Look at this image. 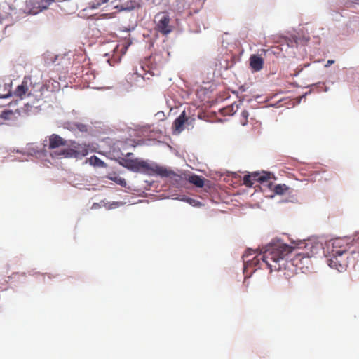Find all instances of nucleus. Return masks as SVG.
I'll use <instances>...</instances> for the list:
<instances>
[{"label":"nucleus","mask_w":359,"mask_h":359,"mask_svg":"<svg viewBox=\"0 0 359 359\" xmlns=\"http://www.w3.org/2000/svg\"><path fill=\"white\" fill-rule=\"evenodd\" d=\"M294 250L287 244L276 243L268 245L262 254L255 256L251 260L247 259V252L243 255V259L247 266L261 268L264 264L271 271H280L285 267L287 256Z\"/></svg>","instance_id":"nucleus-1"},{"label":"nucleus","mask_w":359,"mask_h":359,"mask_svg":"<svg viewBox=\"0 0 359 359\" xmlns=\"http://www.w3.org/2000/svg\"><path fill=\"white\" fill-rule=\"evenodd\" d=\"M330 258L327 259L330 267L342 271L347 267L348 244L341 238H337L331 242Z\"/></svg>","instance_id":"nucleus-2"},{"label":"nucleus","mask_w":359,"mask_h":359,"mask_svg":"<svg viewBox=\"0 0 359 359\" xmlns=\"http://www.w3.org/2000/svg\"><path fill=\"white\" fill-rule=\"evenodd\" d=\"M88 146L86 144H75L72 148L61 149L60 151H54L51 154V156L57 158L60 156L79 158L88 155Z\"/></svg>","instance_id":"nucleus-3"},{"label":"nucleus","mask_w":359,"mask_h":359,"mask_svg":"<svg viewBox=\"0 0 359 359\" xmlns=\"http://www.w3.org/2000/svg\"><path fill=\"white\" fill-rule=\"evenodd\" d=\"M55 0H26L23 11L25 13L36 15L48 8Z\"/></svg>","instance_id":"nucleus-4"},{"label":"nucleus","mask_w":359,"mask_h":359,"mask_svg":"<svg viewBox=\"0 0 359 359\" xmlns=\"http://www.w3.org/2000/svg\"><path fill=\"white\" fill-rule=\"evenodd\" d=\"M118 163L123 167L133 172L148 171L152 170L151 165L145 161L121 158L118 160Z\"/></svg>","instance_id":"nucleus-5"},{"label":"nucleus","mask_w":359,"mask_h":359,"mask_svg":"<svg viewBox=\"0 0 359 359\" xmlns=\"http://www.w3.org/2000/svg\"><path fill=\"white\" fill-rule=\"evenodd\" d=\"M271 173L267 172H254L244 176L243 184L246 187H252L255 182H258L262 184V189H264L271 178Z\"/></svg>","instance_id":"nucleus-6"},{"label":"nucleus","mask_w":359,"mask_h":359,"mask_svg":"<svg viewBox=\"0 0 359 359\" xmlns=\"http://www.w3.org/2000/svg\"><path fill=\"white\" fill-rule=\"evenodd\" d=\"M154 22L156 29L163 34H168L172 32L170 18L167 13H158L155 15Z\"/></svg>","instance_id":"nucleus-7"},{"label":"nucleus","mask_w":359,"mask_h":359,"mask_svg":"<svg viewBox=\"0 0 359 359\" xmlns=\"http://www.w3.org/2000/svg\"><path fill=\"white\" fill-rule=\"evenodd\" d=\"M66 145L67 141L62 138L60 135L53 134L49 137V149H54Z\"/></svg>","instance_id":"nucleus-8"},{"label":"nucleus","mask_w":359,"mask_h":359,"mask_svg":"<svg viewBox=\"0 0 359 359\" xmlns=\"http://www.w3.org/2000/svg\"><path fill=\"white\" fill-rule=\"evenodd\" d=\"M187 121V118L185 115V111H183L174 121L173 123V130L174 133L179 134L180 133L184 128V123Z\"/></svg>","instance_id":"nucleus-9"},{"label":"nucleus","mask_w":359,"mask_h":359,"mask_svg":"<svg viewBox=\"0 0 359 359\" xmlns=\"http://www.w3.org/2000/svg\"><path fill=\"white\" fill-rule=\"evenodd\" d=\"M266 187L273 190V193L278 195H283L290 189L289 187L285 184H275L274 183L269 182V180L266 184Z\"/></svg>","instance_id":"nucleus-10"},{"label":"nucleus","mask_w":359,"mask_h":359,"mask_svg":"<svg viewBox=\"0 0 359 359\" xmlns=\"http://www.w3.org/2000/svg\"><path fill=\"white\" fill-rule=\"evenodd\" d=\"M250 65L254 71H259L263 68L264 60L259 55H252L250 57Z\"/></svg>","instance_id":"nucleus-11"},{"label":"nucleus","mask_w":359,"mask_h":359,"mask_svg":"<svg viewBox=\"0 0 359 359\" xmlns=\"http://www.w3.org/2000/svg\"><path fill=\"white\" fill-rule=\"evenodd\" d=\"M28 84H27V81L25 79L22 83L19 86H18V87L16 88V89L15 90L14 93H13V95L17 97H19L20 99H23L25 96V95L27 94V91H28Z\"/></svg>","instance_id":"nucleus-12"},{"label":"nucleus","mask_w":359,"mask_h":359,"mask_svg":"<svg viewBox=\"0 0 359 359\" xmlns=\"http://www.w3.org/2000/svg\"><path fill=\"white\" fill-rule=\"evenodd\" d=\"M58 7L65 13L74 12V6L71 0H62L59 1Z\"/></svg>","instance_id":"nucleus-13"},{"label":"nucleus","mask_w":359,"mask_h":359,"mask_svg":"<svg viewBox=\"0 0 359 359\" xmlns=\"http://www.w3.org/2000/svg\"><path fill=\"white\" fill-rule=\"evenodd\" d=\"M20 115V112L18 109L15 111L6 109L1 112L0 117L4 120H14L16 119Z\"/></svg>","instance_id":"nucleus-14"},{"label":"nucleus","mask_w":359,"mask_h":359,"mask_svg":"<svg viewBox=\"0 0 359 359\" xmlns=\"http://www.w3.org/2000/svg\"><path fill=\"white\" fill-rule=\"evenodd\" d=\"M188 181L196 187L201 188L204 186L205 179L201 176L192 175L189 176Z\"/></svg>","instance_id":"nucleus-15"},{"label":"nucleus","mask_w":359,"mask_h":359,"mask_svg":"<svg viewBox=\"0 0 359 359\" xmlns=\"http://www.w3.org/2000/svg\"><path fill=\"white\" fill-rule=\"evenodd\" d=\"M88 162L91 165L95 167L106 168L107 166V164L103 161L100 159L96 156H93L90 158H88Z\"/></svg>","instance_id":"nucleus-16"},{"label":"nucleus","mask_w":359,"mask_h":359,"mask_svg":"<svg viewBox=\"0 0 359 359\" xmlns=\"http://www.w3.org/2000/svg\"><path fill=\"white\" fill-rule=\"evenodd\" d=\"M238 109V104H231L222 109V112L224 116H231L237 111Z\"/></svg>","instance_id":"nucleus-17"},{"label":"nucleus","mask_w":359,"mask_h":359,"mask_svg":"<svg viewBox=\"0 0 359 359\" xmlns=\"http://www.w3.org/2000/svg\"><path fill=\"white\" fill-rule=\"evenodd\" d=\"M109 0H94L88 3L87 8L96 9L98 8L101 5L107 3Z\"/></svg>","instance_id":"nucleus-18"},{"label":"nucleus","mask_w":359,"mask_h":359,"mask_svg":"<svg viewBox=\"0 0 359 359\" xmlns=\"http://www.w3.org/2000/svg\"><path fill=\"white\" fill-rule=\"evenodd\" d=\"M248 116H249V113L248 111L246 110H243L242 112H241V118H240V122L243 125V126H245L248 123Z\"/></svg>","instance_id":"nucleus-19"},{"label":"nucleus","mask_w":359,"mask_h":359,"mask_svg":"<svg viewBox=\"0 0 359 359\" xmlns=\"http://www.w3.org/2000/svg\"><path fill=\"white\" fill-rule=\"evenodd\" d=\"M110 179L113 181H114L116 184L125 187L126 186V181L124 178H122L121 177H110Z\"/></svg>","instance_id":"nucleus-20"},{"label":"nucleus","mask_w":359,"mask_h":359,"mask_svg":"<svg viewBox=\"0 0 359 359\" xmlns=\"http://www.w3.org/2000/svg\"><path fill=\"white\" fill-rule=\"evenodd\" d=\"M305 257H306L302 255L301 253H296L294 258L292 259L293 264L297 266L299 262H301L302 259Z\"/></svg>","instance_id":"nucleus-21"},{"label":"nucleus","mask_w":359,"mask_h":359,"mask_svg":"<svg viewBox=\"0 0 359 359\" xmlns=\"http://www.w3.org/2000/svg\"><path fill=\"white\" fill-rule=\"evenodd\" d=\"M182 200L186 201L193 206H196L200 204V202L191 198H183Z\"/></svg>","instance_id":"nucleus-22"},{"label":"nucleus","mask_w":359,"mask_h":359,"mask_svg":"<svg viewBox=\"0 0 359 359\" xmlns=\"http://www.w3.org/2000/svg\"><path fill=\"white\" fill-rule=\"evenodd\" d=\"M156 172L163 177H168L170 173V172L168 171L166 169L163 168H158L156 170Z\"/></svg>","instance_id":"nucleus-23"},{"label":"nucleus","mask_w":359,"mask_h":359,"mask_svg":"<svg viewBox=\"0 0 359 359\" xmlns=\"http://www.w3.org/2000/svg\"><path fill=\"white\" fill-rule=\"evenodd\" d=\"M76 129L81 132H87L88 126L85 124L77 123L74 124Z\"/></svg>","instance_id":"nucleus-24"},{"label":"nucleus","mask_w":359,"mask_h":359,"mask_svg":"<svg viewBox=\"0 0 359 359\" xmlns=\"http://www.w3.org/2000/svg\"><path fill=\"white\" fill-rule=\"evenodd\" d=\"M345 6L348 8L353 7V5H359V0H348L345 2Z\"/></svg>","instance_id":"nucleus-25"},{"label":"nucleus","mask_w":359,"mask_h":359,"mask_svg":"<svg viewBox=\"0 0 359 359\" xmlns=\"http://www.w3.org/2000/svg\"><path fill=\"white\" fill-rule=\"evenodd\" d=\"M334 60H327L326 65H325V67H330L331 65L334 64Z\"/></svg>","instance_id":"nucleus-26"},{"label":"nucleus","mask_w":359,"mask_h":359,"mask_svg":"<svg viewBox=\"0 0 359 359\" xmlns=\"http://www.w3.org/2000/svg\"><path fill=\"white\" fill-rule=\"evenodd\" d=\"M11 95V90H8V93L5 95H4V96H2V97H9Z\"/></svg>","instance_id":"nucleus-27"},{"label":"nucleus","mask_w":359,"mask_h":359,"mask_svg":"<svg viewBox=\"0 0 359 359\" xmlns=\"http://www.w3.org/2000/svg\"><path fill=\"white\" fill-rule=\"evenodd\" d=\"M128 46H129V44H128L127 46H124L123 47V48H124V52H123V53H125V52L126 51V50H127V48H128Z\"/></svg>","instance_id":"nucleus-28"},{"label":"nucleus","mask_w":359,"mask_h":359,"mask_svg":"<svg viewBox=\"0 0 359 359\" xmlns=\"http://www.w3.org/2000/svg\"><path fill=\"white\" fill-rule=\"evenodd\" d=\"M48 277L49 279L51 278V276L50 274H48Z\"/></svg>","instance_id":"nucleus-29"}]
</instances>
